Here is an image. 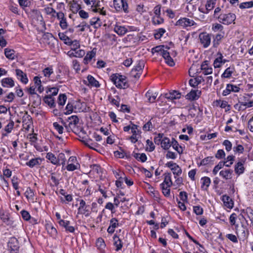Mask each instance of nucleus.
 <instances>
[{
	"mask_svg": "<svg viewBox=\"0 0 253 253\" xmlns=\"http://www.w3.org/2000/svg\"><path fill=\"white\" fill-rule=\"evenodd\" d=\"M15 51L12 49L6 48L4 49V54L7 58L10 60L15 59Z\"/></svg>",
	"mask_w": 253,
	"mask_h": 253,
	"instance_id": "nucleus-31",
	"label": "nucleus"
},
{
	"mask_svg": "<svg viewBox=\"0 0 253 253\" xmlns=\"http://www.w3.org/2000/svg\"><path fill=\"white\" fill-rule=\"evenodd\" d=\"M234 70V67H229L225 69L224 73L221 75L222 78H229L232 76Z\"/></svg>",
	"mask_w": 253,
	"mask_h": 253,
	"instance_id": "nucleus-37",
	"label": "nucleus"
},
{
	"mask_svg": "<svg viewBox=\"0 0 253 253\" xmlns=\"http://www.w3.org/2000/svg\"><path fill=\"white\" fill-rule=\"evenodd\" d=\"M193 211L196 215H200L203 213V209L200 206H195L193 207Z\"/></svg>",
	"mask_w": 253,
	"mask_h": 253,
	"instance_id": "nucleus-64",
	"label": "nucleus"
},
{
	"mask_svg": "<svg viewBox=\"0 0 253 253\" xmlns=\"http://www.w3.org/2000/svg\"><path fill=\"white\" fill-rule=\"evenodd\" d=\"M111 80L117 88H126L128 86L125 76L119 74H113L111 76Z\"/></svg>",
	"mask_w": 253,
	"mask_h": 253,
	"instance_id": "nucleus-1",
	"label": "nucleus"
},
{
	"mask_svg": "<svg viewBox=\"0 0 253 253\" xmlns=\"http://www.w3.org/2000/svg\"><path fill=\"white\" fill-rule=\"evenodd\" d=\"M1 85L3 87L10 88L14 86V82L11 78H5L1 80Z\"/></svg>",
	"mask_w": 253,
	"mask_h": 253,
	"instance_id": "nucleus-19",
	"label": "nucleus"
},
{
	"mask_svg": "<svg viewBox=\"0 0 253 253\" xmlns=\"http://www.w3.org/2000/svg\"><path fill=\"white\" fill-rule=\"evenodd\" d=\"M236 18V15L234 13H222L218 16V21L224 25H230L234 21Z\"/></svg>",
	"mask_w": 253,
	"mask_h": 253,
	"instance_id": "nucleus-2",
	"label": "nucleus"
},
{
	"mask_svg": "<svg viewBox=\"0 0 253 253\" xmlns=\"http://www.w3.org/2000/svg\"><path fill=\"white\" fill-rule=\"evenodd\" d=\"M20 213L22 218L25 221H29L30 219L31 215L29 212L26 210H22L21 211Z\"/></svg>",
	"mask_w": 253,
	"mask_h": 253,
	"instance_id": "nucleus-62",
	"label": "nucleus"
},
{
	"mask_svg": "<svg viewBox=\"0 0 253 253\" xmlns=\"http://www.w3.org/2000/svg\"><path fill=\"white\" fill-rule=\"evenodd\" d=\"M170 186L165 185V183H161L160 184V187L162 189L163 194L165 197H169L170 196Z\"/></svg>",
	"mask_w": 253,
	"mask_h": 253,
	"instance_id": "nucleus-39",
	"label": "nucleus"
},
{
	"mask_svg": "<svg viewBox=\"0 0 253 253\" xmlns=\"http://www.w3.org/2000/svg\"><path fill=\"white\" fill-rule=\"evenodd\" d=\"M225 34H215L212 35V47L217 48L221 43L222 40L224 38Z\"/></svg>",
	"mask_w": 253,
	"mask_h": 253,
	"instance_id": "nucleus-12",
	"label": "nucleus"
},
{
	"mask_svg": "<svg viewBox=\"0 0 253 253\" xmlns=\"http://www.w3.org/2000/svg\"><path fill=\"white\" fill-rule=\"evenodd\" d=\"M46 158L52 164L56 166H60V164L57 161V157L52 153H47L46 154Z\"/></svg>",
	"mask_w": 253,
	"mask_h": 253,
	"instance_id": "nucleus-28",
	"label": "nucleus"
},
{
	"mask_svg": "<svg viewBox=\"0 0 253 253\" xmlns=\"http://www.w3.org/2000/svg\"><path fill=\"white\" fill-rule=\"evenodd\" d=\"M201 69L203 71V74L205 75H210L212 73V68L209 66V61L207 60H205L202 63Z\"/></svg>",
	"mask_w": 253,
	"mask_h": 253,
	"instance_id": "nucleus-18",
	"label": "nucleus"
},
{
	"mask_svg": "<svg viewBox=\"0 0 253 253\" xmlns=\"http://www.w3.org/2000/svg\"><path fill=\"white\" fill-rule=\"evenodd\" d=\"M233 170L229 169L225 170H221L219 172V175L225 179H230L232 178V173Z\"/></svg>",
	"mask_w": 253,
	"mask_h": 253,
	"instance_id": "nucleus-32",
	"label": "nucleus"
},
{
	"mask_svg": "<svg viewBox=\"0 0 253 253\" xmlns=\"http://www.w3.org/2000/svg\"><path fill=\"white\" fill-rule=\"evenodd\" d=\"M43 100L50 108H54L55 107L54 100L51 95L45 96L43 98Z\"/></svg>",
	"mask_w": 253,
	"mask_h": 253,
	"instance_id": "nucleus-23",
	"label": "nucleus"
},
{
	"mask_svg": "<svg viewBox=\"0 0 253 253\" xmlns=\"http://www.w3.org/2000/svg\"><path fill=\"white\" fill-rule=\"evenodd\" d=\"M165 48H166L167 49H169V47L168 46H165L164 45H161L156 46L152 48V53H159L161 55L162 52H163L162 50H164Z\"/></svg>",
	"mask_w": 253,
	"mask_h": 253,
	"instance_id": "nucleus-41",
	"label": "nucleus"
},
{
	"mask_svg": "<svg viewBox=\"0 0 253 253\" xmlns=\"http://www.w3.org/2000/svg\"><path fill=\"white\" fill-rule=\"evenodd\" d=\"M74 109V106L71 103L68 102L65 108L66 111L64 112V114L65 115H69L71 114L73 112Z\"/></svg>",
	"mask_w": 253,
	"mask_h": 253,
	"instance_id": "nucleus-60",
	"label": "nucleus"
},
{
	"mask_svg": "<svg viewBox=\"0 0 253 253\" xmlns=\"http://www.w3.org/2000/svg\"><path fill=\"white\" fill-rule=\"evenodd\" d=\"M170 142V139L168 137H164L163 138L161 147L164 150H168L171 146Z\"/></svg>",
	"mask_w": 253,
	"mask_h": 253,
	"instance_id": "nucleus-40",
	"label": "nucleus"
},
{
	"mask_svg": "<svg viewBox=\"0 0 253 253\" xmlns=\"http://www.w3.org/2000/svg\"><path fill=\"white\" fill-rule=\"evenodd\" d=\"M7 245L11 251H18L19 250V242L14 237H11L9 239Z\"/></svg>",
	"mask_w": 253,
	"mask_h": 253,
	"instance_id": "nucleus-10",
	"label": "nucleus"
},
{
	"mask_svg": "<svg viewBox=\"0 0 253 253\" xmlns=\"http://www.w3.org/2000/svg\"><path fill=\"white\" fill-rule=\"evenodd\" d=\"M49 6L45 7L43 9V11L47 14V15H50L52 17H55V15L54 14L56 13V11L55 9L52 8L51 6H52V3H50L48 4Z\"/></svg>",
	"mask_w": 253,
	"mask_h": 253,
	"instance_id": "nucleus-36",
	"label": "nucleus"
},
{
	"mask_svg": "<svg viewBox=\"0 0 253 253\" xmlns=\"http://www.w3.org/2000/svg\"><path fill=\"white\" fill-rule=\"evenodd\" d=\"M166 32V30L164 28H159L157 30H156V32L154 33V37L156 39H160Z\"/></svg>",
	"mask_w": 253,
	"mask_h": 253,
	"instance_id": "nucleus-48",
	"label": "nucleus"
},
{
	"mask_svg": "<svg viewBox=\"0 0 253 253\" xmlns=\"http://www.w3.org/2000/svg\"><path fill=\"white\" fill-rule=\"evenodd\" d=\"M25 196L26 198L29 199H33L34 197V193L32 189L30 187H28L26 192H25Z\"/></svg>",
	"mask_w": 253,
	"mask_h": 253,
	"instance_id": "nucleus-50",
	"label": "nucleus"
},
{
	"mask_svg": "<svg viewBox=\"0 0 253 253\" xmlns=\"http://www.w3.org/2000/svg\"><path fill=\"white\" fill-rule=\"evenodd\" d=\"M155 146L154 145L153 142L149 139H147L146 140V150L149 152H152L155 150Z\"/></svg>",
	"mask_w": 253,
	"mask_h": 253,
	"instance_id": "nucleus-52",
	"label": "nucleus"
},
{
	"mask_svg": "<svg viewBox=\"0 0 253 253\" xmlns=\"http://www.w3.org/2000/svg\"><path fill=\"white\" fill-rule=\"evenodd\" d=\"M165 178L164 182L162 183H165V185L171 186L172 184L171 176V174L170 172H165L164 173Z\"/></svg>",
	"mask_w": 253,
	"mask_h": 253,
	"instance_id": "nucleus-35",
	"label": "nucleus"
},
{
	"mask_svg": "<svg viewBox=\"0 0 253 253\" xmlns=\"http://www.w3.org/2000/svg\"><path fill=\"white\" fill-rule=\"evenodd\" d=\"M0 218L4 223L7 225L11 223L9 213L1 208H0Z\"/></svg>",
	"mask_w": 253,
	"mask_h": 253,
	"instance_id": "nucleus-13",
	"label": "nucleus"
},
{
	"mask_svg": "<svg viewBox=\"0 0 253 253\" xmlns=\"http://www.w3.org/2000/svg\"><path fill=\"white\" fill-rule=\"evenodd\" d=\"M196 24V23L194 20L186 18H181L178 21H176V26H181L183 28L187 27H191Z\"/></svg>",
	"mask_w": 253,
	"mask_h": 253,
	"instance_id": "nucleus-6",
	"label": "nucleus"
},
{
	"mask_svg": "<svg viewBox=\"0 0 253 253\" xmlns=\"http://www.w3.org/2000/svg\"><path fill=\"white\" fill-rule=\"evenodd\" d=\"M164 96L169 100H173L179 99L181 97V93L176 90H172L165 93Z\"/></svg>",
	"mask_w": 253,
	"mask_h": 253,
	"instance_id": "nucleus-15",
	"label": "nucleus"
},
{
	"mask_svg": "<svg viewBox=\"0 0 253 253\" xmlns=\"http://www.w3.org/2000/svg\"><path fill=\"white\" fill-rule=\"evenodd\" d=\"M66 44L72 45L71 49L76 51V50L78 49L80 47V44L78 41L74 40L72 41L71 42H66Z\"/></svg>",
	"mask_w": 253,
	"mask_h": 253,
	"instance_id": "nucleus-42",
	"label": "nucleus"
},
{
	"mask_svg": "<svg viewBox=\"0 0 253 253\" xmlns=\"http://www.w3.org/2000/svg\"><path fill=\"white\" fill-rule=\"evenodd\" d=\"M201 83V80L199 78L191 79L189 81V84L192 87H195Z\"/></svg>",
	"mask_w": 253,
	"mask_h": 253,
	"instance_id": "nucleus-46",
	"label": "nucleus"
},
{
	"mask_svg": "<svg viewBox=\"0 0 253 253\" xmlns=\"http://www.w3.org/2000/svg\"><path fill=\"white\" fill-rule=\"evenodd\" d=\"M213 161V157L211 156V157H207L205 158V159H203L200 164V166H206L208 164H209L211 162Z\"/></svg>",
	"mask_w": 253,
	"mask_h": 253,
	"instance_id": "nucleus-54",
	"label": "nucleus"
},
{
	"mask_svg": "<svg viewBox=\"0 0 253 253\" xmlns=\"http://www.w3.org/2000/svg\"><path fill=\"white\" fill-rule=\"evenodd\" d=\"M90 167L92 171L95 172L98 174L101 173L102 172V169L100 166L98 164L91 165Z\"/></svg>",
	"mask_w": 253,
	"mask_h": 253,
	"instance_id": "nucleus-51",
	"label": "nucleus"
},
{
	"mask_svg": "<svg viewBox=\"0 0 253 253\" xmlns=\"http://www.w3.org/2000/svg\"><path fill=\"white\" fill-rule=\"evenodd\" d=\"M211 29L214 33H217L216 34H221L222 33L225 34L223 26L220 24L215 23L212 24Z\"/></svg>",
	"mask_w": 253,
	"mask_h": 253,
	"instance_id": "nucleus-24",
	"label": "nucleus"
},
{
	"mask_svg": "<svg viewBox=\"0 0 253 253\" xmlns=\"http://www.w3.org/2000/svg\"><path fill=\"white\" fill-rule=\"evenodd\" d=\"M253 6V1H250L248 2H242L239 5L241 9L249 8Z\"/></svg>",
	"mask_w": 253,
	"mask_h": 253,
	"instance_id": "nucleus-55",
	"label": "nucleus"
},
{
	"mask_svg": "<svg viewBox=\"0 0 253 253\" xmlns=\"http://www.w3.org/2000/svg\"><path fill=\"white\" fill-rule=\"evenodd\" d=\"M171 146L176 150L179 154H181L183 152V149L181 146H179L178 142L174 138H172L170 142Z\"/></svg>",
	"mask_w": 253,
	"mask_h": 253,
	"instance_id": "nucleus-29",
	"label": "nucleus"
},
{
	"mask_svg": "<svg viewBox=\"0 0 253 253\" xmlns=\"http://www.w3.org/2000/svg\"><path fill=\"white\" fill-rule=\"evenodd\" d=\"M114 31L120 36L124 35L127 32V29L125 26L116 25H115Z\"/></svg>",
	"mask_w": 253,
	"mask_h": 253,
	"instance_id": "nucleus-22",
	"label": "nucleus"
},
{
	"mask_svg": "<svg viewBox=\"0 0 253 253\" xmlns=\"http://www.w3.org/2000/svg\"><path fill=\"white\" fill-rule=\"evenodd\" d=\"M199 39L201 44L205 48L208 47L211 43V34L204 32L200 34Z\"/></svg>",
	"mask_w": 253,
	"mask_h": 253,
	"instance_id": "nucleus-4",
	"label": "nucleus"
},
{
	"mask_svg": "<svg viewBox=\"0 0 253 253\" xmlns=\"http://www.w3.org/2000/svg\"><path fill=\"white\" fill-rule=\"evenodd\" d=\"M96 49L94 48L91 51H89L86 53V55L84 59V64H88V63L95 56Z\"/></svg>",
	"mask_w": 253,
	"mask_h": 253,
	"instance_id": "nucleus-27",
	"label": "nucleus"
},
{
	"mask_svg": "<svg viewBox=\"0 0 253 253\" xmlns=\"http://www.w3.org/2000/svg\"><path fill=\"white\" fill-rule=\"evenodd\" d=\"M80 165L78 163H76V164L70 163L68 164L66 166V169L68 171H74L76 169H78L80 168Z\"/></svg>",
	"mask_w": 253,
	"mask_h": 253,
	"instance_id": "nucleus-49",
	"label": "nucleus"
},
{
	"mask_svg": "<svg viewBox=\"0 0 253 253\" xmlns=\"http://www.w3.org/2000/svg\"><path fill=\"white\" fill-rule=\"evenodd\" d=\"M15 73L16 77L18 80L24 84H27L28 82V79L25 73L19 69H16L15 70Z\"/></svg>",
	"mask_w": 253,
	"mask_h": 253,
	"instance_id": "nucleus-16",
	"label": "nucleus"
},
{
	"mask_svg": "<svg viewBox=\"0 0 253 253\" xmlns=\"http://www.w3.org/2000/svg\"><path fill=\"white\" fill-rule=\"evenodd\" d=\"M105 242L102 238H99L97 240L96 246L98 250L102 251L105 248Z\"/></svg>",
	"mask_w": 253,
	"mask_h": 253,
	"instance_id": "nucleus-44",
	"label": "nucleus"
},
{
	"mask_svg": "<svg viewBox=\"0 0 253 253\" xmlns=\"http://www.w3.org/2000/svg\"><path fill=\"white\" fill-rule=\"evenodd\" d=\"M164 19L160 16H154L152 18V23L154 25H160L164 23Z\"/></svg>",
	"mask_w": 253,
	"mask_h": 253,
	"instance_id": "nucleus-57",
	"label": "nucleus"
},
{
	"mask_svg": "<svg viewBox=\"0 0 253 253\" xmlns=\"http://www.w3.org/2000/svg\"><path fill=\"white\" fill-rule=\"evenodd\" d=\"M164 134L163 133H159L157 136L154 138V142L156 145L162 144Z\"/></svg>",
	"mask_w": 253,
	"mask_h": 253,
	"instance_id": "nucleus-61",
	"label": "nucleus"
},
{
	"mask_svg": "<svg viewBox=\"0 0 253 253\" xmlns=\"http://www.w3.org/2000/svg\"><path fill=\"white\" fill-rule=\"evenodd\" d=\"M201 93V90L192 89L190 92L186 95L185 98L191 101L196 100L200 98Z\"/></svg>",
	"mask_w": 253,
	"mask_h": 253,
	"instance_id": "nucleus-9",
	"label": "nucleus"
},
{
	"mask_svg": "<svg viewBox=\"0 0 253 253\" xmlns=\"http://www.w3.org/2000/svg\"><path fill=\"white\" fill-rule=\"evenodd\" d=\"M144 67V61L140 60L138 61L137 65L132 69V74L136 72H142Z\"/></svg>",
	"mask_w": 253,
	"mask_h": 253,
	"instance_id": "nucleus-33",
	"label": "nucleus"
},
{
	"mask_svg": "<svg viewBox=\"0 0 253 253\" xmlns=\"http://www.w3.org/2000/svg\"><path fill=\"white\" fill-rule=\"evenodd\" d=\"M70 120L69 123V126L71 130L76 133L73 129L75 128L76 125L79 123V119L76 115H73L68 118V121Z\"/></svg>",
	"mask_w": 253,
	"mask_h": 253,
	"instance_id": "nucleus-17",
	"label": "nucleus"
},
{
	"mask_svg": "<svg viewBox=\"0 0 253 253\" xmlns=\"http://www.w3.org/2000/svg\"><path fill=\"white\" fill-rule=\"evenodd\" d=\"M78 214H84L86 217L89 216L91 213L89 206L87 205L83 199L80 200V206L78 209Z\"/></svg>",
	"mask_w": 253,
	"mask_h": 253,
	"instance_id": "nucleus-5",
	"label": "nucleus"
},
{
	"mask_svg": "<svg viewBox=\"0 0 253 253\" xmlns=\"http://www.w3.org/2000/svg\"><path fill=\"white\" fill-rule=\"evenodd\" d=\"M40 161V158H34L27 162L26 165L30 168H33L36 166L40 165L41 164Z\"/></svg>",
	"mask_w": 253,
	"mask_h": 253,
	"instance_id": "nucleus-38",
	"label": "nucleus"
},
{
	"mask_svg": "<svg viewBox=\"0 0 253 253\" xmlns=\"http://www.w3.org/2000/svg\"><path fill=\"white\" fill-rule=\"evenodd\" d=\"M171 170L174 175L175 178H176V176L180 175L182 173V169L178 165L175 166L174 167H172Z\"/></svg>",
	"mask_w": 253,
	"mask_h": 253,
	"instance_id": "nucleus-43",
	"label": "nucleus"
},
{
	"mask_svg": "<svg viewBox=\"0 0 253 253\" xmlns=\"http://www.w3.org/2000/svg\"><path fill=\"white\" fill-rule=\"evenodd\" d=\"M87 80L88 82V85L95 87H99L100 86L98 81H97L92 76L88 75L87 76Z\"/></svg>",
	"mask_w": 253,
	"mask_h": 253,
	"instance_id": "nucleus-26",
	"label": "nucleus"
},
{
	"mask_svg": "<svg viewBox=\"0 0 253 253\" xmlns=\"http://www.w3.org/2000/svg\"><path fill=\"white\" fill-rule=\"evenodd\" d=\"M67 100L65 94H60L58 97L57 103L59 106H63Z\"/></svg>",
	"mask_w": 253,
	"mask_h": 253,
	"instance_id": "nucleus-45",
	"label": "nucleus"
},
{
	"mask_svg": "<svg viewBox=\"0 0 253 253\" xmlns=\"http://www.w3.org/2000/svg\"><path fill=\"white\" fill-rule=\"evenodd\" d=\"M201 188L207 191L211 183V179L209 177L205 176L201 178Z\"/></svg>",
	"mask_w": 253,
	"mask_h": 253,
	"instance_id": "nucleus-25",
	"label": "nucleus"
},
{
	"mask_svg": "<svg viewBox=\"0 0 253 253\" xmlns=\"http://www.w3.org/2000/svg\"><path fill=\"white\" fill-rule=\"evenodd\" d=\"M45 227L48 233L51 237H55L57 235V231L51 224H47L46 225Z\"/></svg>",
	"mask_w": 253,
	"mask_h": 253,
	"instance_id": "nucleus-34",
	"label": "nucleus"
},
{
	"mask_svg": "<svg viewBox=\"0 0 253 253\" xmlns=\"http://www.w3.org/2000/svg\"><path fill=\"white\" fill-rule=\"evenodd\" d=\"M113 240L114 241V245L116 247L115 250L118 252L121 250L123 247V242L117 234L114 235Z\"/></svg>",
	"mask_w": 253,
	"mask_h": 253,
	"instance_id": "nucleus-21",
	"label": "nucleus"
},
{
	"mask_svg": "<svg viewBox=\"0 0 253 253\" xmlns=\"http://www.w3.org/2000/svg\"><path fill=\"white\" fill-rule=\"evenodd\" d=\"M242 229L241 230H239L240 232L239 235L238 234L237 231H236V233L240 240L244 241L248 238L249 235V231L247 226L243 224H242ZM236 230H237V229Z\"/></svg>",
	"mask_w": 253,
	"mask_h": 253,
	"instance_id": "nucleus-14",
	"label": "nucleus"
},
{
	"mask_svg": "<svg viewBox=\"0 0 253 253\" xmlns=\"http://www.w3.org/2000/svg\"><path fill=\"white\" fill-rule=\"evenodd\" d=\"M18 3L23 9L25 7H29L31 4L30 0H18Z\"/></svg>",
	"mask_w": 253,
	"mask_h": 253,
	"instance_id": "nucleus-47",
	"label": "nucleus"
},
{
	"mask_svg": "<svg viewBox=\"0 0 253 253\" xmlns=\"http://www.w3.org/2000/svg\"><path fill=\"white\" fill-rule=\"evenodd\" d=\"M222 201L224 206L228 209H231L234 206V202L232 199L227 195H224L222 197Z\"/></svg>",
	"mask_w": 253,
	"mask_h": 253,
	"instance_id": "nucleus-20",
	"label": "nucleus"
},
{
	"mask_svg": "<svg viewBox=\"0 0 253 253\" xmlns=\"http://www.w3.org/2000/svg\"><path fill=\"white\" fill-rule=\"evenodd\" d=\"M32 118L29 115L24 116L23 117V123L27 126V127H29L30 125L32 123Z\"/></svg>",
	"mask_w": 253,
	"mask_h": 253,
	"instance_id": "nucleus-56",
	"label": "nucleus"
},
{
	"mask_svg": "<svg viewBox=\"0 0 253 253\" xmlns=\"http://www.w3.org/2000/svg\"><path fill=\"white\" fill-rule=\"evenodd\" d=\"M70 221L67 220H64L60 222L59 226L65 229L66 232L74 233L75 231V227L70 225Z\"/></svg>",
	"mask_w": 253,
	"mask_h": 253,
	"instance_id": "nucleus-11",
	"label": "nucleus"
},
{
	"mask_svg": "<svg viewBox=\"0 0 253 253\" xmlns=\"http://www.w3.org/2000/svg\"><path fill=\"white\" fill-rule=\"evenodd\" d=\"M132 124V128L131 129V132L132 133V135L134 136H138L140 135L141 133V131L138 129V126L137 125Z\"/></svg>",
	"mask_w": 253,
	"mask_h": 253,
	"instance_id": "nucleus-58",
	"label": "nucleus"
},
{
	"mask_svg": "<svg viewBox=\"0 0 253 253\" xmlns=\"http://www.w3.org/2000/svg\"><path fill=\"white\" fill-rule=\"evenodd\" d=\"M81 8V5L79 4L76 0H73L71 3L70 9L74 13L79 12Z\"/></svg>",
	"mask_w": 253,
	"mask_h": 253,
	"instance_id": "nucleus-30",
	"label": "nucleus"
},
{
	"mask_svg": "<svg viewBox=\"0 0 253 253\" xmlns=\"http://www.w3.org/2000/svg\"><path fill=\"white\" fill-rule=\"evenodd\" d=\"M243 213L247 215L248 217L250 216V215L253 214V210L251 208H247L246 210H243L241 211V213L240 215H241L243 218H244Z\"/></svg>",
	"mask_w": 253,
	"mask_h": 253,
	"instance_id": "nucleus-63",
	"label": "nucleus"
},
{
	"mask_svg": "<svg viewBox=\"0 0 253 253\" xmlns=\"http://www.w3.org/2000/svg\"><path fill=\"white\" fill-rule=\"evenodd\" d=\"M246 161V159H242L240 161L235 165V172L238 175L243 174L245 170L244 165Z\"/></svg>",
	"mask_w": 253,
	"mask_h": 253,
	"instance_id": "nucleus-7",
	"label": "nucleus"
},
{
	"mask_svg": "<svg viewBox=\"0 0 253 253\" xmlns=\"http://www.w3.org/2000/svg\"><path fill=\"white\" fill-rule=\"evenodd\" d=\"M127 0H113L114 6L118 11H124L125 13H128Z\"/></svg>",
	"mask_w": 253,
	"mask_h": 253,
	"instance_id": "nucleus-3",
	"label": "nucleus"
},
{
	"mask_svg": "<svg viewBox=\"0 0 253 253\" xmlns=\"http://www.w3.org/2000/svg\"><path fill=\"white\" fill-rule=\"evenodd\" d=\"M224 163H222V161L219 162V163L214 167L212 170V173L214 175H216L217 172L219 171V170L222 169L224 166Z\"/></svg>",
	"mask_w": 253,
	"mask_h": 253,
	"instance_id": "nucleus-59",
	"label": "nucleus"
},
{
	"mask_svg": "<svg viewBox=\"0 0 253 253\" xmlns=\"http://www.w3.org/2000/svg\"><path fill=\"white\" fill-rule=\"evenodd\" d=\"M236 219H237V214L235 213H232L229 218L230 223L231 225H235L236 229L237 230L239 225H238V224H235Z\"/></svg>",
	"mask_w": 253,
	"mask_h": 253,
	"instance_id": "nucleus-53",
	"label": "nucleus"
},
{
	"mask_svg": "<svg viewBox=\"0 0 253 253\" xmlns=\"http://www.w3.org/2000/svg\"><path fill=\"white\" fill-rule=\"evenodd\" d=\"M168 49H169L165 48L164 50H162L163 52H162L161 55H162L163 57L165 59L166 63L167 64L171 67H172L175 65V63L173 59L170 55V52L168 51Z\"/></svg>",
	"mask_w": 253,
	"mask_h": 253,
	"instance_id": "nucleus-8",
	"label": "nucleus"
}]
</instances>
